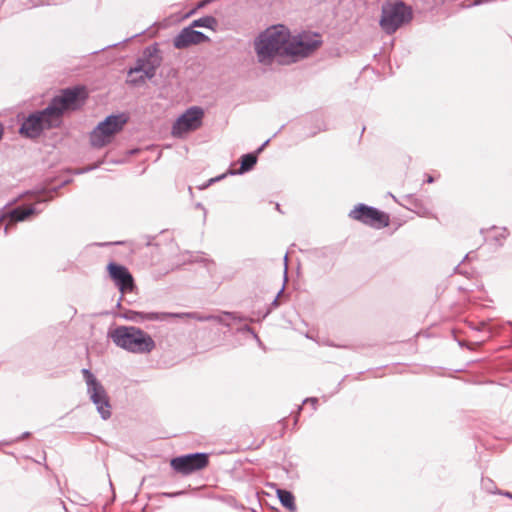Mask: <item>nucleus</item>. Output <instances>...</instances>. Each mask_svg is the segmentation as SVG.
<instances>
[{"instance_id":"1","label":"nucleus","mask_w":512,"mask_h":512,"mask_svg":"<svg viewBox=\"0 0 512 512\" xmlns=\"http://www.w3.org/2000/svg\"><path fill=\"white\" fill-rule=\"evenodd\" d=\"M320 45L318 34L302 33L292 36L283 26L267 28L254 42L258 62L265 66L274 61L279 64L295 63L308 57Z\"/></svg>"},{"instance_id":"2","label":"nucleus","mask_w":512,"mask_h":512,"mask_svg":"<svg viewBox=\"0 0 512 512\" xmlns=\"http://www.w3.org/2000/svg\"><path fill=\"white\" fill-rule=\"evenodd\" d=\"M83 88L73 87L61 91L49 105L41 110L29 114L22 122L19 133L27 138H37L44 130L58 127L61 124L63 112L76 109L80 93Z\"/></svg>"},{"instance_id":"3","label":"nucleus","mask_w":512,"mask_h":512,"mask_svg":"<svg viewBox=\"0 0 512 512\" xmlns=\"http://www.w3.org/2000/svg\"><path fill=\"white\" fill-rule=\"evenodd\" d=\"M113 342L120 348L136 354H145L155 348L152 337L134 326H120L111 333Z\"/></svg>"},{"instance_id":"4","label":"nucleus","mask_w":512,"mask_h":512,"mask_svg":"<svg viewBox=\"0 0 512 512\" xmlns=\"http://www.w3.org/2000/svg\"><path fill=\"white\" fill-rule=\"evenodd\" d=\"M412 19V9L400 0L388 1L382 5L381 29L391 35Z\"/></svg>"},{"instance_id":"5","label":"nucleus","mask_w":512,"mask_h":512,"mask_svg":"<svg viewBox=\"0 0 512 512\" xmlns=\"http://www.w3.org/2000/svg\"><path fill=\"white\" fill-rule=\"evenodd\" d=\"M82 374L90 400L96 406L101 418L103 420L109 419L111 417V404L105 388L89 369H83Z\"/></svg>"},{"instance_id":"6","label":"nucleus","mask_w":512,"mask_h":512,"mask_svg":"<svg viewBox=\"0 0 512 512\" xmlns=\"http://www.w3.org/2000/svg\"><path fill=\"white\" fill-rule=\"evenodd\" d=\"M349 216L354 220L376 229L388 226L390 221L386 213L365 204L356 205L350 211Z\"/></svg>"},{"instance_id":"7","label":"nucleus","mask_w":512,"mask_h":512,"mask_svg":"<svg viewBox=\"0 0 512 512\" xmlns=\"http://www.w3.org/2000/svg\"><path fill=\"white\" fill-rule=\"evenodd\" d=\"M203 116L202 108L197 106L190 107L174 122L171 131L172 135L180 138L189 132L197 130L202 125Z\"/></svg>"},{"instance_id":"8","label":"nucleus","mask_w":512,"mask_h":512,"mask_svg":"<svg viewBox=\"0 0 512 512\" xmlns=\"http://www.w3.org/2000/svg\"><path fill=\"white\" fill-rule=\"evenodd\" d=\"M208 463V454L192 453L173 458L170 465L177 473L189 475L204 469Z\"/></svg>"},{"instance_id":"9","label":"nucleus","mask_w":512,"mask_h":512,"mask_svg":"<svg viewBox=\"0 0 512 512\" xmlns=\"http://www.w3.org/2000/svg\"><path fill=\"white\" fill-rule=\"evenodd\" d=\"M109 275L122 294L134 289V280L129 270L123 266L110 262L107 266Z\"/></svg>"},{"instance_id":"10","label":"nucleus","mask_w":512,"mask_h":512,"mask_svg":"<svg viewBox=\"0 0 512 512\" xmlns=\"http://www.w3.org/2000/svg\"><path fill=\"white\" fill-rule=\"evenodd\" d=\"M204 33L194 30L191 26L183 28L173 39V45L177 49H185L191 45H197L209 41Z\"/></svg>"},{"instance_id":"11","label":"nucleus","mask_w":512,"mask_h":512,"mask_svg":"<svg viewBox=\"0 0 512 512\" xmlns=\"http://www.w3.org/2000/svg\"><path fill=\"white\" fill-rule=\"evenodd\" d=\"M158 68L159 67H155V65L151 67H145L144 64L135 65L128 71L127 82L133 86L143 84L147 79H152L156 75Z\"/></svg>"},{"instance_id":"12","label":"nucleus","mask_w":512,"mask_h":512,"mask_svg":"<svg viewBox=\"0 0 512 512\" xmlns=\"http://www.w3.org/2000/svg\"><path fill=\"white\" fill-rule=\"evenodd\" d=\"M51 198L43 197L41 199L36 200L32 204H26L19 206L13 209L10 212V218L12 221H23L30 217L31 215L38 214L42 211V206L45 202L49 201Z\"/></svg>"},{"instance_id":"13","label":"nucleus","mask_w":512,"mask_h":512,"mask_svg":"<svg viewBox=\"0 0 512 512\" xmlns=\"http://www.w3.org/2000/svg\"><path fill=\"white\" fill-rule=\"evenodd\" d=\"M110 120H104L100 122L90 133V143L95 148H102L112 141L113 135L111 130H107L104 127L108 126Z\"/></svg>"},{"instance_id":"14","label":"nucleus","mask_w":512,"mask_h":512,"mask_svg":"<svg viewBox=\"0 0 512 512\" xmlns=\"http://www.w3.org/2000/svg\"><path fill=\"white\" fill-rule=\"evenodd\" d=\"M161 63L162 57L157 44L146 47L143 51L142 57L136 60V65L144 64L145 67H151L152 65L160 67Z\"/></svg>"},{"instance_id":"15","label":"nucleus","mask_w":512,"mask_h":512,"mask_svg":"<svg viewBox=\"0 0 512 512\" xmlns=\"http://www.w3.org/2000/svg\"><path fill=\"white\" fill-rule=\"evenodd\" d=\"M124 317H125V319L136 322V323H140L145 320L155 321V320L161 319V316L159 313H155V312L143 313V312H136V311H132V310L127 311L124 314Z\"/></svg>"},{"instance_id":"16","label":"nucleus","mask_w":512,"mask_h":512,"mask_svg":"<svg viewBox=\"0 0 512 512\" xmlns=\"http://www.w3.org/2000/svg\"><path fill=\"white\" fill-rule=\"evenodd\" d=\"M105 120H110L108 126H105L104 128L108 131L111 130V134L114 136L116 133L120 132L124 125L127 122V117L125 114H118V115H109L105 118Z\"/></svg>"},{"instance_id":"17","label":"nucleus","mask_w":512,"mask_h":512,"mask_svg":"<svg viewBox=\"0 0 512 512\" xmlns=\"http://www.w3.org/2000/svg\"><path fill=\"white\" fill-rule=\"evenodd\" d=\"M490 233L489 236L486 237V239H491L495 245L501 246L503 244V241L507 238L509 235V232L506 228H498V227H492L490 230H488Z\"/></svg>"},{"instance_id":"18","label":"nucleus","mask_w":512,"mask_h":512,"mask_svg":"<svg viewBox=\"0 0 512 512\" xmlns=\"http://www.w3.org/2000/svg\"><path fill=\"white\" fill-rule=\"evenodd\" d=\"M277 496L281 502V504L289 509L290 511H294L296 509L294 496L291 492L283 489L277 490Z\"/></svg>"},{"instance_id":"19","label":"nucleus","mask_w":512,"mask_h":512,"mask_svg":"<svg viewBox=\"0 0 512 512\" xmlns=\"http://www.w3.org/2000/svg\"><path fill=\"white\" fill-rule=\"evenodd\" d=\"M217 24H218V22H217L216 18H214L213 16H204V17L194 20L190 26L193 29L195 27H202V28H208L211 30H215Z\"/></svg>"},{"instance_id":"20","label":"nucleus","mask_w":512,"mask_h":512,"mask_svg":"<svg viewBox=\"0 0 512 512\" xmlns=\"http://www.w3.org/2000/svg\"><path fill=\"white\" fill-rule=\"evenodd\" d=\"M257 162V156L254 153H248L241 157V166L237 173L242 174L250 169L253 168V166Z\"/></svg>"},{"instance_id":"21","label":"nucleus","mask_w":512,"mask_h":512,"mask_svg":"<svg viewBox=\"0 0 512 512\" xmlns=\"http://www.w3.org/2000/svg\"><path fill=\"white\" fill-rule=\"evenodd\" d=\"M225 177H226V174H222L220 176L210 178L201 184L195 185L194 188H196L198 190H204V189L208 188L212 183L217 182ZM192 189H193V187L189 186V191H191Z\"/></svg>"},{"instance_id":"22","label":"nucleus","mask_w":512,"mask_h":512,"mask_svg":"<svg viewBox=\"0 0 512 512\" xmlns=\"http://www.w3.org/2000/svg\"><path fill=\"white\" fill-rule=\"evenodd\" d=\"M197 320L199 321H209V320H214V321H217V322H223V319L222 317L220 316H214V315H208V316H199L197 317Z\"/></svg>"},{"instance_id":"23","label":"nucleus","mask_w":512,"mask_h":512,"mask_svg":"<svg viewBox=\"0 0 512 512\" xmlns=\"http://www.w3.org/2000/svg\"><path fill=\"white\" fill-rule=\"evenodd\" d=\"M317 398H309V399H306L304 400L303 403H307V402H311L313 405H315L317 403Z\"/></svg>"},{"instance_id":"24","label":"nucleus","mask_w":512,"mask_h":512,"mask_svg":"<svg viewBox=\"0 0 512 512\" xmlns=\"http://www.w3.org/2000/svg\"><path fill=\"white\" fill-rule=\"evenodd\" d=\"M27 193H30L31 191L30 190H27L26 191ZM39 192H47L46 190H40ZM48 192H57L56 188H52L51 190H49Z\"/></svg>"},{"instance_id":"25","label":"nucleus","mask_w":512,"mask_h":512,"mask_svg":"<svg viewBox=\"0 0 512 512\" xmlns=\"http://www.w3.org/2000/svg\"><path fill=\"white\" fill-rule=\"evenodd\" d=\"M3 133H4V127H3L2 123H0V140L2 139Z\"/></svg>"},{"instance_id":"26","label":"nucleus","mask_w":512,"mask_h":512,"mask_svg":"<svg viewBox=\"0 0 512 512\" xmlns=\"http://www.w3.org/2000/svg\"><path fill=\"white\" fill-rule=\"evenodd\" d=\"M268 143V141L264 142V144L258 149V152L262 151L263 147Z\"/></svg>"},{"instance_id":"27","label":"nucleus","mask_w":512,"mask_h":512,"mask_svg":"<svg viewBox=\"0 0 512 512\" xmlns=\"http://www.w3.org/2000/svg\"><path fill=\"white\" fill-rule=\"evenodd\" d=\"M433 181H434L433 177H432V176H429V177H428V179H427V182L431 183V182H433Z\"/></svg>"},{"instance_id":"28","label":"nucleus","mask_w":512,"mask_h":512,"mask_svg":"<svg viewBox=\"0 0 512 512\" xmlns=\"http://www.w3.org/2000/svg\"><path fill=\"white\" fill-rule=\"evenodd\" d=\"M391 196L393 197V199L397 202H399L400 200L394 195V194H391Z\"/></svg>"},{"instance_id":"29","label":"nucleus","mask_w":512,"mask_h":512,"mask_svg":"<svg viewBox=\"0 0 512 512\" xmlns=\"http://www.w3.org/2000/svg\"><path fill=\"white\" fill-rule=\"evenodd\" d=\"M182 492H178V493H175V494H167L168 496H173V495H181Z\"/></svg>"},{"instance_id":"30","label":"nucleus","mask_w":512,"mask_h":512,"mask_svg":"<svg viewBox=\"0 0 512 512\" xmlns=\"http://www.w3.org/2000/svg\"><path fill=\"white\" fill-rule=\"evenodd\" d=\"M505 495L512 498V494H510L509 492L505 493Z\"/></svg>"},{"instance_id":"31","label":"nucleus","mask_w":512,"mask_h":512,"mask_svg":"<svg viewBox=\"0 0 512 512\" xmlns=\"http://www.w3.org/2000/svg\"><path fill=\"white\" fill-rule=\"evenodd\" d=\"M401 196L404 197V198H408L409 197V195H407V194H401Z\"/></svg>"},{"instance_id":"32","label":"nucleus","mask_w":512,"mask_h":512,"mask_svg":"<svg viewBox=\"0 0 512 512\" xmlns=\"http://www.w3.org/2000/svg\"><path fill=\"white\" fill-rule=\"evenodd\" d=\"M140 74H134L133 77L134 78H139Z\"/></svg>"}]
</instances>
